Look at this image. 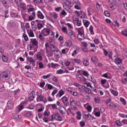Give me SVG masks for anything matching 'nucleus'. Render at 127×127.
<instances>
[{
  "label": "nucleus",
  "instance_id": "f257e3e1",
  "mask_svg": "<svg viewBox=\"0 0 127 127\" xmlns=\"http://www.w3.org/2000/svg\"><path fill=\"white\" fill-rule=\"evenodd\" d=\"M48 48H49L51 51L53 52H57V53H61L60 50L57 47H56V44L55 41L52 38H50L49 40V43Z\"/></svg>",
  "mask_w": 127,
  "mask_h": 127
},
{
  "label": "nucleus",
  "instance_id": "f03ea898",
  "mask_svg": "<svg viewBox=\"0 0 127 127\" xmlns=\"http://www.w3.org/2000/svg\"><path fill=\"white\" fill-rule=\"evenodd\" d=\"M51 30L49 28H44L41 32L39 33V38L41 39V40H43L44 39V36H48L50 35V31Z\"/></svg>",
  "mask_w": 127,
  "mask_h": 127
},
{
  "label": "nucleus",
  "instance_id": "7ed1b4c3",
  "mask_svg": "<svg viewBox=\"0 0 127 127\" xmlns=\"http://www.w3.org/2000/svg\"><path fill=\"white\" fill-rule=\"evenodd\" d=\"M37 49H38V41L36 39H33L31 40L30 45V50L37 51Z\"/></svg>",
  "mask_w": 127,
  "mask_h": 127
},
{
  "label": "nucleus",
  "instance_id": "20e7f679",
  "mask_svg": "<svg viewBox=\"0 0 127 127\" xmlns=\"http://www.w3.org/2000/svg\"><path fill=\"white\" fill-rule=\"evenodd\" d=\"M8 78V72L7 71H3L0 74V80L4 81Z\"/></svg>",
  "mask_w": 127,
  "mask_h": 127
},
{
  "label": "nucleus",
  "instance_id": "39448f33",
  "mask_svg": "<svg viewBox=\"0 0 127 127\" xmlns=\"http://www.w3.org/2000/svg\"><path fill=\"white\" fill-rule=\"evenodd\" d=\"M45 47H46V51L47 52V56L48 57H52V56H53V53H54V52H53L52 51L50 50V49H49V48H48V43H46L45 44Z\"/></svg>",
  "mask_w": 127,
  "mask_h": 127
},
{
  "label": "nucleus",
  "instance_id": "423d86ee",
  "mask_svg": "<svg viewBox=\"0 0 127 127\" xmlns=\"http://www.w3.org/2000/svg\"><path fill=\"white\" fill-rule=\"evenodd\" d=\"M52 119V122H53L54 120L53 119H55L56 121H58V122H61L62 121V117H61V116H60V114L59 113H55V115L51 116Z\"/></svg>",
  "mask_w": 127,
  "mask_h": 127
},
{
  "label": "nucleus",
  "instance_id": "0eeeda50",
  "mask_svg": "<svg viewBox=\"0 0 127 127\" xmlns=\"http://www.w3.org/2000/svg\"><path fill=\"white\" fill-rule=\"evenodd\" d=\"M50 20L52 22H56L57 21V18H58V14L56 12L52 13L50 15Z\"/></svg>",
  "mask_w": 127,
  "mask_h": 127
},
{
  "label": "nucleus",
  "instance_id": "6e6552de",
  "mask_svg": "<svg viewBox=\"0 0 127 127\" xmlns=\"http://www.w3.org/2000/svg\"><path fill=\"white\" fill-rule=\"evenodd\" d=\"M37 102H43V103H46V98L44 97L42 94H40L37 97Z\"/></svg>",
  "mask_w": 127,
  "mask_h": 127
},
{
  "label": "nucleus",
  "instance_id": "1a4fd4ad",
  "mask_svg": "<svg viewBox=\"0 0 127 127\" xmlns=\"http://www.w3.org/2000/svg\"><path fill=\"white\" fill-rule=\"evenodd\" d=\"M44 56V53L40 51L36 55V58L39 61H42L43 60V57Z\"/></svg>",
  "mask_w": 127,
  "mask_h": 127
},
{
  "label": "nucleus",
  "instance_id": "9d476101",
  "mask_svg": "<svg viewBox=\"0 0 127 127\" xmlns=\"http://www.w3.org/2000/svg\"><path fill=\"white\" fill-rule=\"evenodd\" d=\"M73 20L74 22H75L76 23L77 26H81L82 25V21L79 19V18L73 17Z\"/></svg>",
  "mask_w": 127,
  "mask_h": 127
},
{
  "label": "nucleus",
  "instance_id": "9b49d317",
  "mask_svg": "<svg viewBox=\"0 0 127 127\" xmlns=\"http://www.w3.org/2000/svg\"><path fill=\"white\" fill-rule=\"evenodd\" d=\"M76 79L80 82H85V77L82 74H77L76 76Z\"/></svg>",
  "mask_w": 127,
  "mask_h": 127
},
{
  "label": "nucleus",
  "instance_id": "f8f14e48",
  "mask_svg": "<svg viewBox=\"0 0 127 127\" xmlns=\"http://www.w3.org/2000/svg\"><path fill=\"white\" fill-rule=\"evenodd\" d=\"M35 96V92L34 91H31L28 95V99L31 102V101H32L34 99V98H35V97L34 96Z\"/></svg>",
  "mask_w": 127,
  "mask_h": 127
},
{
  "label": "nucleus",
  "instance_id": "ddd939ff",
  "mask_svg": "<svg viewBox=\"0 0 127 127\" xmlns=\"http://www.w3.org/2000/svg\"><path fill=\"white\" fill-rule=\"evenodd\" d=\"M62 101L64 104V106H65L66 107H67V106L69 105V101H68V98L65 96H64L62 97Z\"/></svg>",
  "mask_w": 127,
  "mask_h": 127
},
{
  "label": "nucleus",
  "instance_id": "4468645a",
  "mask_svg": "<svg viewBox=\"0 0 127 127\" xmlns=\"http://www.w3.org/2000/svg\"><path fill=\"white\" fill-rule=\"evenodd\" d=\"M67 35L69 36L70 38L72 40H75V39H76V35H75V34L72 31L69 32Z\"/></svg>",
  "mask_w": 127,
  "mask_h": 127
},
{
  "label": "nucleus",
  "instance_id": "2eb2a0df",
  "mask_svg": "<svg viewBox=\"0 0 127 127\" xmlns=\"http://www.w3.org/2000/svg\"><path fill=\"white\" fill-rule=\"evenodd\" d=\"M59 111L62 115H65V114H66V108L63 106H60L59 108Z\"/></svg>",
  "mask_w": 127,
  "mask_h": 127
},
{
  "label": "nucleus",
  "instance_id": "dca6fc26",
  "mask_svg": "<svg viewBox=\"0 0 127 127\" xmlns=\"http://www.w3.org/2000/svg\"><path fill=\"white\" fill-rule=\"evenodd\" d=\"M36 15L40 19H44V15L40 11H38L36 13Z\"/></svg>",
  "mask_w": 127,
  "mask_h": 127
},
{
  "label": "nucleus",
  "instance_id": "f3484780",
  "mask_svg": "<svg viewBox=\"0 0 127 127\" xmlns=\"http://www.w3.org/2000/svg\"><path fill=\"white\" fill-rule=\"evenodd\" d=\"M77 38L79 41H82V40L85 39V35L83 33H80L77 34Z\"/></svg>",
  "mask_w": 127,
  "mask_h": 127
},
{
  "label": "nucleus",
  "instance_id": "a211bd4d",
  "mask_svg": "<svg viewBox=\"0 0 127 127\" xmlns=\"http://www.w3.org/2000/svg\"><path fill=\"white\" fill-rule=\"evenodd\" d=\"M107 81V80L106 79H101V83L102 84V85L103 86V87H104L106 89H108V88H110V85L108 83H107V86H104V85L106 84Z\"/></svg>",
  "mask_w": 127,
  "mask_h": 127
},
{
  "label": "nucleus",
  "instance_id": "6ab92c4d",
  "mask_svg": "<svg viewBox=\"0 0 127 127\" xmlns=\"http://www.w3.org/2000/svg\"><path fill=\"white\" fill-rule=\"evenodd\" d=\"M7 108L9 109H12L14 107V104H13V101L12 100L9 101L7 103Z\"/></svg>",
  "mask_w": 127,
  "mask_h": 127
},
{
  "label": "nucleus",
  "instance_id": "aec40b11",
  "mask_svg": "<svg viewBox=\"0 0 127 127\" xmlns=\"http://www.w3.org/2000/svg\"><path fill=\"white\" fill-rule=\"evenodd\" d=\"M112 55H113V53L112 52H110L109 53V58L110 59H112V60H113V61H114V62H115V61L117 60L118 58H117V57H116V56L112 57Z\"/></svg>",
  "mask_w": 127,
  "mask_h": 127
},
{
  "label": "nucleus",
  "instance_id": "412c9836",
  "mask_svg": "<svg viewBox=\"0 0 127 127\" xmlns=\"http://www.w3.org/2000/svg\"><path fill=\"white\" fill-rule=\"evenodd\" d=\"M83 87L84 88H90V89H93V86H92V84H91V83L90 82H85L83 83Z\"/></svg>",
  "mask_w": 127,
  "mask_h": 127
},
{
  "label": "nucleus",
  "instance_id": "4be33fe9",
  "mask_svg": "<svg viewBox=\"0 0 127 127\" xmlns=\"http://www.w3.org/2000/svg\"><path fill=\"white\" fill-rule=\"evenodd\" d=\"M12 117L16 119L17 121H20L21 120V116L18 115L16 114H12Z\"/></svg>",
  "mask_w": 127,
  "mask_h": 127
},
{
  "label": "nucleus",
  "instance_id": "5701e85b",
  "mask_svg": "<svg viewBox=\"0 0 127 127\" xmlns=\"http://www.w3.org/2000/svg\"><path fill=\"white\" fill-rule=\"evenodd\" d=\"M82 92H85L87 94H91L92 93V90H91V89L89 88L83 87V89H82Z\"/></svg>",
  "mask_w": 127,
  "mask_h": 127
},
{
  "label": "nucleus",
  "instance_id": "b1692460",
  "mask_svg": "<svg viewBox=\"0 0 127 127\" xmlns=\"http://www.w3.org/2000/svg\"><path fill=\"white\" fill-rule=\"evenodd\" d=\"M23 109H24V106L22 104H20L19 106L16 107V111H17V112H20V111H22Z\"/></svg>",
  "mask_w": 127,
  "mask_h": 127
},
{
  "label": "nucleus",
  "instance_id": "393cba45",
  "mask_svg": "<svg viewBox=\"0 0 127 127\" xmlns=\"http://www.w3.org/2000/svg\"><path fill=\"white\" fill-rule=\"evenodd\" d=\"M64 93L63 90H61L59 91V93H58L56 95L57 98H61L63 95H64Z\"/></svg>",
  "mask_w": 127,
  "mask_h": 127
},
{
  "label": "nucleus",
  "instance_id": "a878e982",
  "mask_svg": "<svg viewBox=\"0 0 127 127\" xmlns=\"http://www.w3.org/2000/svg\"><path fill=\"white\" fill-rule=\"evenodd\" d=\"M27 31L30 37H34V33H33V31L32 30H27Z\"/></svg>",
  "mask_w": 127,
  "mask_h": 127
},
{
  "label": "nucleus",
  "instance_id": "bb28decb",
  "mask_svg": "<svg viewBox=\"0 0 127 127\" xmlns=\"http://www.w3.org/2000/svg\"><path fill=\"white\" fill-rule=\"evenodd\" d=\"M27 60L31 64H32V65H34L35 64V60L31 57H28Z\"/></svg>",
  "mask_w": 127,
  "mask_h": 127
},
{
  "label": "nucleus",
  "instance_id": "cd10ccee",
  "mask_svg": "<svg viewBox=\"0 0 127 127\" xmlns=\"http://www.w3.org/2000/svg\"><path fill=\"white\" fill-rule=\"evenodd\" d=\"M65 45L67 47H71V46L73 45V43H72V41L71 40H68L65 42Z\"/></svg>",
  "mask_w": 127,
  "mask_h": 127
},
{
  "label": "nucleus",
  "instance_id": "c85d7f7f",
  "mask_svg": "<svg viewBox=\"0 0 127 127\" xmlns=\"http://www.w3.org/2000/svg\"><path fill=\"white\" fill-rule=\"evenodd\" d=\"M72 61L73 63H77V64H79V65H81V64H82V62L80 59H73Z\"/></svg>",
  "mask_w": 127,
  "mask_h": 127
},
{
  "label": "nucleus",
  "instance_id": "c756f323",
  "mask_svg": "<svg viewBox=\"0 0 127 127\" xmlns=\"http://www.w3.org/2000/svg\"><path fill=\"white\" fill-rule=\"evenodd\" d=\"M74 86H75V87H77V88H78L80 90H81L82 92L83 89H84V86L78 83H75Z\"/></svg>",
  "mask_w": 127,
  "mask_h": 127
},
{
  "label": "nucleus",
  "instance_id": "7c9ffc66",
  "mask_svg": "<svg viewBox=\"0 0 127 127\" xmlns=\"http://www.w3.org/2000/svg\"><path fill=\"white\" fill-rule=\"evenodd\" d=\"M13 67L17 69V68H19V63L18 62H15L13 63Z\"/></svg>",
  "mask_w": 127,
  "mask_h": 127
},
{
  "label": "nucleus",
  "instance_id": "2f4dec72",
  "mask_svg": "<svg viewBox=\"0 0 127 127\" xmlns=\"http://www.w3.org/2000/svg\"><path fill=\"white\" fill-rule=\"evenodd\" d=\"M89 64H90V63L89 62V60L83 59L84 66H89Z\"/></svg>",
  "mask_w": 127,
  "mask_h": 127
},
{
  "label": "nucleus",
  "instance_id": "473e14b6",
  "mask_svg": "<svg viewBox=\"0 0 127 127\" xmlns=\"http://www.w3.org/2000/svg\"><path fill=\"white\" fill-rule=\"evenodd\" d=\"M76 119L77 120H78V121H80L82 118V115H81V112L79 111L77 112L76 113Z\"/></svg>",
  "mask_w": 127,
  "mask_h": 127
},
{
  "label": "nucleus",
  "instance_id": "72a5a7b5",
  "mask_svg": "<svg viewBox=\"0 0 127 127\" xmlns=\"http://www.w3.org/2000/svg\"><path fill=\"white\" fill-rule=\"evenodd\" d=\"M70 1L68 0H64V3L63 4V6L65 8V6H69Z\"/></svg>",
  "mask_w": 127,
  "mask_h": 127
},
{
  "label": "nucleus",
  "instance_id": "f704fd0d",
  "mask_svg": "<svg viewBox=\"0 0 127 127\" xmlns=\"http://www.w3.org/2000/svg\"><path fill=\"white\" fill-rule=\"evenodd\" d=\"M86 119H87V120H89V121H93V120H95V118L94 117H93L92 115H91V114H89L86 117Z\"/></svg>",
  "mask_w": 127,
  "mask_h": 127
},
{
  "label": "nucleus",
  "instance_id": "c9c22d12",
  "mask_svg": "<svg viewBox=\"0 0 127 127\" xmlns=\"http://www.w3.org/2000/svg\"><path fill=\"white\" fill-rule=\"evenodd\" d=\"M83 23H84V26H85V27H88V26H89V25H90V21H88V20H83Z\"/></svg>",
  "mask_w": 127,
  "mask_h": 127
},
{
  "label": "nucleus",
  "instance_id": "e433bc0d",
  "mask_svg": "<svg viewBox=\"0 0 127 127\" xmlns=\"http://www.w3.org/2000/svg\"><path fill=\"white\" fill-rule=\"evenodd\" d=\"M122 62H123V60L119 58H117V59H116V61L115 62L116 64L117 65H120Z\"/></svg>",
  "mask_w": 127,
  "mask_h": 127
},
{
  "label": "nucleus",
  "instance_id": "4c0bfd02",
  "mask_svg": "<svg viewBox=\"0 0 127 127\" xmlns=\"http://www.w3.org/2000/svg\"><path fill=\"white\" fill-rule=\"evenodd\" d=\"M94 27H93L92 25H90L89 27V31L92 35H94L95 34V33L94 32Z\"/></svg>",
  "mask_w": 127,
  "mask_h": 127
},
{
  "label": "nucleus",
  "instance_id": "58836bf2",
  "mask_svg": "<svg viewBox=\"0 0 127 127\" xmlns=\"http://www.w3.org/2000/svg\"><path fill=\"white\" fill-rule=\"evenodd\" d=\"M8 26L9 27H13V26H14V23H13V20H10L7 24Z\"/></svg>",
  "mask_w": 127,
  "mask_h": 127
},
{
  "label": "nucleus",
  "instance_id": "ea45409f",
  "mask_svg": "<svg viewBox=\"0 0 127 127\" xmlns=\"http://www.w3.org/2000/svg\"><path fill=\"white\" fill-rule=\"evenodd\" d=\"M81 73L82 75L85 76V77H88V76H89V73H88V71L86 70H82L81 71Z\"/></svg>",
  "mask_w": 127,
  "mask_h": 127
},
{
  "label": "nucleus",
  "instance_id": "a19ab883",
  "mask_svg": "<svg viewBox=\"0 0 127 127\" xmlns=\"http://www.w3.org/2000/svg\"><path fill=\"white\" fill-rule=\"evenodd\" d=\"M49 116H50V112L47 110L44 113V116L45 117H47Z\"/></svg>",
  "mask_w": 127,
  "mask_h": 127
},
{
  "label": "nucleus",
  "instance_id": "79ce46f5",
  "mask_svg": "<svg viewBox=\"0 0 127 127\" xmlns=\"http://www.w3.org/2000/svg\"><path fill=\"white\" fill-rule=\"evenodd\" d=\"M50 38H52V39H53L54 37H55V35L54 34V32L52 31L51 30L50 32Z\"/></svg>",
  "mask_w": 127,
  "mask_h": 127
},
{
  "label": "nucleus",
  "instance_id": "37998d69",
  "mask_svg": "<svg viewBox=\"0 0 127 127\" xmlns=\"http://www.w3.org/2000/svg\"><path fill=\"white\" fill-rule=\"evenodd\" d=\"M62 31L64 32V33H66V34H68V30L67 29V27H63L62 28Z\"/></svg>",
  "mask_w": 127,
  "mask_h": 127
},
{
  "label": "nucleus",
  "instance_id": "c03bdc74",
  "mask_svg": "<svg viewBox=\"0 0 127 127\" xmlns=\"http://www.w3.org/2000/svg\"><path fill=\"white\" fill-rule=\"evenodd\" d=\"M91 60L93 63H95V62H97L98 61V59L97 58V57L96 56H93L92 57Z\"/></svg>",
  "mask_w": 127,
  "mask_h": 127
},
{
  "label": "nucleus",
  "instance_id": "a18cd8bd",
  "mask_svg": "<svg viewBox=\"0 0 127 127\" xmlns=\"http://www.w3.org/2000/svg\"><path fill=\"white\" fill-rule=\"evenodd\" d=\"M68 50H69V49L67 48L63 49L62 50L61 53L62 54H66V53H68Z\"/></svg>",
  "mask_w": 127,
  "mask_h": 127
},
{
  "label": "nucleus",
  "instance_id": "49530a36",
  "mask_svg": "<svg viewBox=\"0 0 127 127\" xmlns=\"http://www.w3.org/2000/svg\"><path fill=\"white\" fill-rule=\"evenodd\" d=\"M2 60L4 62H6L8 60V58L4 55L2 56Z\"/></svg>",
  "mask_w": 127,
  "mask_h": 127
},
{
  "label": "nucleus",
  "instance_id": "de8ad7c7",
  "mask_svg": "<svg viewBox=\"0 0 127 127\" xmlns=\"http://www.w3.org/2000/svg\"><path fill=\"white\" fill-rule=\"evenodd\" d=\"M120 101L121 102V103H122V104H123L124 105V106H126V105H127V101H126V100L125 99L121 97V98H120Z\"/></svg>",
  "mask_w": 127,
  "mask_h": 127
},
{
  "label": "nucleus",
  "instance_id": "09e8293b",
  "mask_svg": "<svg viewBox=\"0 0 127 127\" xmlns=\"http://www.w3.org/2000/svg\"><path fill=\"white\" fill-rule=\"evenodd\" d=\"M66 26L68 27L70 29H73V25L72 24H70L69 23H67L65 24Z\"/></svg>",
  "mask_w": 127,
  "mask_h": 127
},
{
  "label": "nucleus",
  "instance_id": "8fccbe9b",
  "mask_svg": "<svg viewBox=\"0 0 127 127\" xmlns=\"http://www.w3.org/2000/svg\"><path fill=\"white\" fill-rule=\"evenodd\" d=\"M56 74H64V70L60 69L56 71Z\"/></svg>",
  "mask_w": 127,
  "mask_h": 127
},
{
  "label": "nucleus",
  "instance_id": "3c124183",
  "mask_svg": "<svg viewBox=\"0 0 127 127\" xmlns=\"http://www.w3.org/2000/svg\"><path fill=\"white\" fill-rule=\"evenodd\" d=\"M94 116H95V117L100 118V117H101V112H95L94 113Z\"/></svg>",
  "mask_w": 127,
  "mask_h": 127
},
{
  "label": "nucleus",
  "instance_id": "603ef678",
  "mask_svg": "<svg viewBox=\"0 0 127 127\" xmlns=\"http://www.w3.org/2000/svg\"><path fill=\"white\" fill-rule=\"evenodd\" d=\"M51 77V74L49 73L47 75H43L42 78L43 79H48V78H50Z\"/></svg>",
  "mask_w": 127,
  "mask_h": 127
},
{
  "label": "nucleus",
  "instance_id": "864d4df0",
  "mask_svg": "<svg viewBox=\"0 0 127 127\" xmlns=\"http://www.w3.org/2000/svg\"><path fill=\"white\" fill-rule=\"evenodd\" d=\"M109 107H111V108H112V109H116L117 105L114 103H111L109 104Z\"/></svg>",
  "mask_w": 127,
  "mask_h": 127
},
{
  "label": "nucleus",
  "instance_id": "5fc2aeb1",
  "mask_svg": "<svg viewBox=\"0 0 127 127\" xmlns=\"http://www.w3.org/2000/svg\"><path fill=\"white\" fill-rule=\"evenodd\" d=\"M76 30L78 32V34L81 33L82 30H83V27L81 28H76Z\"/></svg>",
  "mask_w": 127,
  "mask_h": 127
},
{
  "label": "nucleus",
  "instance_id": "6e6d98bb",
  "mask_svg": "<svg viewBox=\"0 0 127 127\" xmlns=\"http://www.w3.org/2000/svg\"><path fill=\"white\" fill-rule=\"evenodd\" d=\"M64 9H65V10H66V11H67L68 12H69V13H72V12H73V10L71 9V8H69V7H65L64 8Z\"/></svg>",
  "mask_w": 127,
  "mask_h": 127
},
{
  "label": "nucleus",
  "instance_id": "4d7b16f0",
  "mask_svg": "<svg viewBox=\"0 0 127 127\" xmlns=\"http://www.w3.org/2000/svg\"><path fill=\"white\" fill-rule=\"evenodd\" d=\"M122 34L127 37V29H125L122 31Z\"/></svg>",
  "mask_w": 127,
  "mask_h": 127
},
{
  "label": "nucleus",
  "instance_id": "13d9d810",
  "mask_svg": "<svg viewBox=\"0 0 127 127\" xmlns=\"http://www.w3.org/2000/svg\"><path fill=\"white\" fill-rule=\"evenodd\" d=\"M23 37L25 41H28V37L25 33L23 34Z\"/></svg>",
  "mask_w": 127,
  "mask_h": 127
},
{
  "label": "nucleus",
  "instance_id": "bf43d9fd",
  "mask_svg": "<svg viewBox=\"0 0 127 127\" xmlns=\"http://www.w3.org/2000/svg\"><path fill=\"white\" fill-rule=\"evenodd\" d=\"M55 11H57L58 12H59V11H61V10H62V7H57L55 8Z\"/></svg>",
  "mask_w": 127,
  "mask_h": 127
},
{
  "label": "nucleus",
  "instance_id": "052dcab7",
  "mask_svg": "<svg viewBox=\"0 0 127 127\" xmlns=\"http://www.w3.org/2000/svg\"><path fill=\"white\" fill-rule=\"evenodd\" d=\"M70 92L74 97H77V96H78V93H77V92L73 91H70Z\"/></svg>",
  "mask_w": 127,
  "mask_h": 127
},
{
  "label": "nucleus",
  "instance_id": "680f3d73",
  "mask_svg": "<svg viewBox=\"0 0 127 127\" xmlns=\"http://www.w3.org/2000/svg\"><path fill=\"white\" fill-rule=\"evenodd\" d=\"M58 92V89H56L55 90H54L52 93V95L53 97H54L56 94H57V92Z\"/></svg>",
  "mask_w": 127,
  "mask_h": 127
},
{
  "label": "nucleus",
  "instance_id": "e2e57ef3",
  "mask_svg": "<svg viewBox=\"0 0 127 127\" xmlns=\"http://www.w3.org/2000/svg\"><path fill=\"white\" fill-rule=\"evenodd\" d=\"M104 14L107 17L111 16V14L110 13V11H105Z\"/></svg>",
  "mask_w": 127,
  "mask_h": 127
},
{
  "label": "nucleus",
  "instance_id": "0e129e2a",
  "mask_svg": "<svg viewBox=\"0 0 127 127\" xmlns=\"http://www.w3.org/2000/svg\"><path fill=\"white\" fill-rule=\"evenodd\" d=\"M37 27L38 29H41V28L43 27V25H42L41 23H38L37 24Z\"/></svg>",
  "mask_w": 127,
  "mask_h": 127
},
{
  "label": "nucleus",
  "instance_id": "69168bd1",
  "mask_svg": "<svg viewBox=\"0 0 127 127\" xmlns=\"http://www.w3.org/2000/svg\"><path fill=\"white\" fill-rule=\"evenodd\" d=\"M4 91V87L3 85H0V92H3Z\"/></svg>",
  "mask_w": 127,
  "mask_h": 127
},
{
  "label": "nucleus",
  "instance_id": "338daca9",
  "mask_svg": "<svg viewBox=\"0 0 127 127\" xmlns=\"http://www.w3.org/2000/svg\"><path fill=\"white\" fill-rule=\"evenodd\" d=\"M121 83L126 84L127 83V78H125L124 79L121 80Z\"/></svg>",
  "mask_w": 127,
  "mask_h": 127
},
{
  "label": "nucleus",
  "instance_id": "774afa93",
  "mask_svg": "<svg viewBox=\"0 0 127 127\" xmlns=\"http://www.w3.org/2000/svg\"><path fill=\"white\" fill-rule=\"evenodd\" d=\"M22 16L24 19H27V18H28L29 16L27 14H23Z\"/></svg>",
  "mask_w": 127,
  "mask_h": 127
}]
</instances>
